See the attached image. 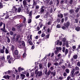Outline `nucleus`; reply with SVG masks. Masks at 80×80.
I'll return each mask as SVG.
<instances>
[{
	"mask_svg": "<svg viewBox=\"0 0 80 80\" xmlns=\"http://www.w3.org/2000/svg\"><path fill=\"white\" fill-rule=\"evenodd\" d=\"M7 58L8 60H9L8 62L9 63H11L12 62L15 60L13 59V58H12V56L10 55L7 56Z\"/></svg>",
	"mask_w": 80,
	"mask_h": 80,
	"instance_id": "1",
	"label": "nucleus"
},
{
	"mask_svg": "<svg viewBox=\"0 0 80 80\" xmlns=\"http://www.w3.org/2000/svg\"><path fill=\"white\" fill-rule=\"evenodd\" d=\"M36 71L37 70L35 71V74H36V77H37L38 75V77H41L42 75L43 74V72L42 71H38L36 74Z\"/></svg>",
	"mask_w": 80,
	"mask_h": 80,
	"instance_id": "2",
	"label": "nucleus"
},
{
	"mask_svg": "<svg viewBox=\"0 0 80 80\" xmlns=\"http://www.w3.org/2000/svg\"><path fill=\"white\" fill-rule=\"evenodd\" d=\"M23 6L24 7V8H27L28 7H29V5L27 4V2L25 0L23 1Z\"/></svg>",
	"mask_w": 80,
	"mask_h": 80,
	"instance_id": "3",
	"label": "nucleus"
},
{
	"mask_svg": "<svg viewBox=\"0 0 80 80\" xmlns=\"http://www.w3.org/2000/svg\"><path fill=\"white\" fill-rule=\"evenodd\" d=\"M13 9H12V12H15V13H18V10L17 8H15V6H13Z\"/></svg>",
	"mask_w": 80,
	"mask_h": 80,
	"instance_id": "4",
	"label": "nucleus"
},
{
	"mask_svg": "<svg viewBox=\"0 0 80 80\" xmlns=\"http://www.w3.org/2000/svg\"><path fill=\"white\" fill-rule=\"evenodd\" d=\"M50 73L51 75H53V72H52L50 70H49L46 74L47 76V77H49V75H50Z\"/></svg>",
	"mask_w": 80,
	"mask_h": 80,
	"instance_id": "5",
	"label": "nucleus"
},
{
	"mask_svg": "<svg viewBox=\"0 0 80 80\" xmlns=\"http://www.w3.org/2000/svg\"><path fill=\"white\" fill-rule=\"evenodd\" d=\"M70 23L69 22H67L66 23H65L64 24V26H65L67 28L68 27H69L70 26Z\"/></svg>",
	"mask_w": 80,
	"mask_h": 80,
	"instance_id": "6",
	"label": "nucleus"
},
{
	"mask_svg": "<svg viewBox=\"0 0 80 80\" xmlns=\"http://www.w3.org/2000/svg\"><path fill=\"white\" fill-rule=\"evenodd\" d=\"M67 65H68V67H69V68H72V66L70 65V63L68 61L67 62V63H65V65L66 66Z\"/></svg>",
	"mask_w": 80,
	"mask_h": 80,
	"instance_id": "7",
	"label": "nucleus"
},
{
	"mask_svg": "<svg viewBox=\"0 0 80 80\" xmlns=\"http://www.w3.org/2000/svg\"><path fill=\"white\" fill-rule=\"evenodd\" d=\"M3 28L0 29L1 30H2V32H3L4 30H5V23L3 24Z\"/></svg>",
	"mask_w": 80,
	"mask_h": 80,
	"instance_id": "8",
	"label": "nucleus"
},
{
	"mask_svg": "<svg viewBox=\"0 0 80 80\" xmlns=\"http://www.w3.org/2000/svg\"><path fill=\"white\" fill-rule=\"evenodd\" d=\"M57 45L61 46L62 45V42H60L59 40H58L57 41Z\"/></svg>",
	"mask_w": 80,
	"mask_h": 80,
	"instance_id": "9",
	"label": "nucleus"
},
{
	"mask_svg": "<svg viewBox=\"0 0 80 80\" xmlns=\"http://www.w3.org/2000/svg\"><path fill=\"white\" fill-rule=\"evenodd\" d=\"M32 35H28L27 37V39H29L28 40H32Z\"/></svg>",
	"mask_w": 80,
	"mask_h": 80,
	"instance_id": "10",
	"label": "nucleus"
},
{
	"mask_svg": "<svg viewBox=\"0 0 80 80\" xmlns=\"http://www.w3.org/2000/svg\"><path fill=\"white\" fill-rule=\"evenodd\" d=\"M79 71H76V72L75 73H74V75H77V76H78H78H80V73H79ZM77 74H78L77 75Z\"/></svg>",
	"mask_w": 80,
	"mask_h": 80,
	"instance_id": "11",
	"label": "nucleus"
},
{
	"mask_svg": "<svg viewBox=\"0 0 80 80\" xmlns=\"http://www.w3.org/2000/svg\"><path fill=\"white\" fill-rule=\"evenodd\" d=\"M24 11L25 12H29V11L30 10V9L29 8H28V7H27V8H24Z\"/></svg>",
	"mask_w": 80,
	"mask_h": 80,
	"instance_id": "12",
	"label": "nucleus"
},
{
	"mask_svg": "<svg viewBox=\"0 0 80 80\" xmlns=\"http://www.w3.org/2000/svg\"><path fill=\"white\" fill-rule=\"evenodd\" d=\"M32 40H28L27 43H29L30 44V45H33V43H32Z\"/></svg>",
	"mask_w": 80,
	"mask_h": 80,
	"instance_id": "13",
	"label": "nucleus"
},
{
	"mask_svg": "<svg viewBox=\"0 0 80 80\" xmlns=\"http://www.w3.org/2000/svg\"><path fill=\"white\" fill-rule=\"evenodd\" d=\"M42 39H40L37 42H36V44H37V45H39V44H40V43H41V42H42Z\"/></svg>",
	"mask_w": 80,
	"mask_h": 80,
	"instance_id": "14",
	"label": "nucleus"
},
{
	"mask_svg": "<svg viewBox=\"0 0 80 80\" xmlns=\"http://www.w3.org/2000/svg\"><path fill=\"white\" fill-rule=\"evenodd\" d=\"M21 77H22V79L23 80L24 79L25 77V75L24 74H21Z\"/></svg>",
	"mask_w": 80,
	"mask_h": 80,
	"instance_id": "15",
	"label": "nucleus"
},
{
	"mask_svg": "<svg viewBox=\"0 0 80 80\" xmlns=\"http://www.w3.org/2000/svg\"><path fill=\"white\" fill-rule=\"evenodd\" d=\"M23 70H24V68H22L21 67H20L18 68V70L19 72H20V71Z\"/></svg>",
	"mask_w": 80,
	"mask_h": 80,
	"instance_id": "16",
	"label": "nucleus"
},
{
	"mask_svg": "<svg viewBox=\"0 0 80 80\" xmlns=\"http://www.w3.org/2000/svg\"><path fill=\"white\" fill-rule=\"evenodd\" d=\"M73 57L74 59H77V58H78V55L77 54L74 55Z\"/></svg>",
	"mask_w": 80,
	"mask_h": 80,
	"instance_id": "17",
	"label": "nucleus"
},
{
	"mask_svg": "<svg viewBox=\"0 0 80 80\" xmlns=\"http://www.w3.org/2000/svg\"><path fill=\"white\" fill-rule=\"evenodd\" d=\"M14 53L15 55H18V51L16 50L14 52Z\"/></svg>",
	"mask_w": 80,
	"mask_h": 80,
	"instance_id": "18",
	"label": "nucleus"
},
{
	"mask_svg": "<svg viewBox=\"0 0 80 80\" xmlns=\"http://www.w3.org/2000/svg\"><path fill=\"white\" fill-rule=\"evenodd\" d=\"M75 70L76 71H79L80 68L78 67H76L75 68Z\"/></svg>",
	"mask_w": 80,
	"mask_h": 80,
	"instance_id": "19",
	"label": "nucleus"
},
{
	"mask_svg": "<svg viewBox=\"0 0 80 80\" xmlns=\"http://www.w3.org/2000/svg\"><path fill=\"white\" fill-rule=\"evenodd\" d=\"M75 30L77 32H78L79 31V30H80V27H76L75 28Z\"/></svg>",
	"mask_w": 80,
	"mask_h": 80,
	"instance_id": "20",
	"label": "nucleus"
},
{
	"mask_svg": "<svg viewBox=\"0 0 80 80\" xmlns=\"http://www.w3.org/2000/svg\"><path fill=\"white\" fill-rule=\"evenodd\" d=\"M6 38H7L8 39V40H7V42H8V43H10V39L8 37V36H6Z\"/></svg>",
	"mask_w": 80,
	"mask_h": 80,
	"instance_id": "21",
	"label": "nucleus"
},
{
	"mask_svg": "<svg viewBox=\"0 0 80 80\" xmlns=\"http://www.w3.org/2000/svg\"><path fill=\"white\" fill-rule=\"evenodd\" d=\"M22 25H23V24H21L17 27V28H21V27H22Z\"/></svg>",
	"mask_w": 80,
	"mask_h": 80,
	"instance_id": "22",
	"label": "nucleus"
},
{
	"mask_svg": "<svg viewBox=\"0 0 80 80\" xmlns=\"http://www.w3.org/2000/svg\"><path fill=\"white\" fill-rule=\"evenodd\" d=\"M65 71L67 73H69V72H70V70L68 69H66Z\"/></svg>",
	"mask_w": 80,
	"mask_h": 80,
	"instance_id": "23",
	"label": "nucleus"
},
{
	"mask_svg": "<svg viewBox=\"0 0 80 80\" xmlns=\"http://www.w3.org/2000/svg\"><path fill=\"white\" fill-rule=\"evenodd\" d=\"M56 49L58 51H59V50H62V48L61 47H57L56 48Z\"/></svg>",
	"mask_w": 80,
	"mask_h": 80,
	"instance_id": "24",
	"label": "nucleus"
},
{
	"mask_svg": "<svg viewBox=\"0 0 80 80\" xmlns=\"http://www.w3.org/2000/svg\"><path fill=\"white\" fill-rule=\"evenodd\" d=\"M22 10V8H18V13H20V12H21V10Z\"/></svg>",
	"mask_w": 80,
	"mask_h": 80,
	"instance_id": "25",
	"label": "nucleus"
},
{
	"mask_svg": "<svg viewBox=\"0 0 80 80\" xmlns=\"http://www.w3.org/2000/svg\"><path fill=\"white\" fill-rule=\"evenodd\" d=\"M69 13H74V11H73V10L71 9L70 10H69Z\"/></svg>",
	"mask_w": 80,
	"mask_h": 80,
	"instance_id": "26",
	"label": "nucleus"
},
{
	"mask_svg": "<svg viewBox=\"0 0 80 80\" xmlns=\"http://www.w3.org/2000/svg\"><path fill=\"white\" fill-rule=\"evenodd\" d=\"M68 49H66L65 51V55H66L67 53H68Z\"/></svg>",
	"mask_w": 80,
	"mask_h": 80,
	"instance_id": "27",
	"label": "nucleus"
},
{
	"mask_svg": "<svg viewBox=\"0 0 80 80\" xmlns=\"http://www.w3.org/2000/svg\"><path fill=\"white\" fill-rule=\"evenodd\" d=\"M40 68H42L43 67V65L42 64H40L39 65Z\"/></svg>",
	"mask_w": 80,
	"mask_h": 80,
	"instance_id": "28",
	"label": "nucleus"
},
{
	"mask_svg": "<svg viewBox=\"0 0 80 80\" xmlns=\"http://www.w3.org/2000/svg\"><path fill=\"white\" fill-rule=\"evenodd\" d=\"M22 45L23 47H25V44L23 41H22Z\"/></svg>",
	"mask_w": 80,
	"mask_h": 80,
	"instance_id": "29",
	"label": "nucleus"
},
{
	"mask_svg": "<svg viewBox=\"0 0 80 80\" xmlns=\"http://www.w3.org/2000/svg\"><path fill=\"white\" fill-rule=\"evenodd\" d=\"M45 16L47 18V17H48V12H46V15H45Z\"/></svg>",
	"mask_w": 80,
	"mask_h": 80,
	"instance_id": "30",
	"label": "nucleus"
},
{
	"mask_svg": "<svg viewBox=\"0 0 80 80\" xmlns=\"http://www.w3.org/2000/svg\"><path fill=\"white\" fill-rule=\"evenodd\" d=\"M27 56V54L25 52H24L23 55V58H25Z\"/></svg>",
	"mask_w": 80,
	"mask_h": 80,
	"instance_id": "31",
	"label": "nucleus"
},
{
	"mask_svg": "<svg viewBox=\"0 0 80 80\" xmlns=\"http://www.w3.org/2000/svg\"><path fill=\"white\" fill-rule=\"evenodd\" d=\"M65 45L66 47H67V48H68V47H69V46L68 45V42H66Z\"/></svg>",
	"mask_w": 80,
	"mask_h": 80,
	"instance_id": "32",
	"label": "nucleus"
},
{
	"mask_svg": "<svg viewBox=\"0 0 80 80\" xmlns=\"http://www.w3.org/2000/svg\"><path fill=\"white\" fill-rule=\"evenodd\" d=\"M58 50L57 49H56V50L55 51V53L56 54V55H57L58 53Z\"/></svg>",
	"mask_w": 80,
	"mask_h": 80,
	"instance_id": "33",
	"label": "nucleus"
},
{
	"mask_svg": "<svg viewBox=\"0 0 80 80\" xmlns=\"http://www.w3.org/2000/svg\"><path fill=\"white\" fill-rule=\"evenodd\" d=\"M79 10H80V8H77V9H76L75 11V12H78V11H79Z\"/></svg>",
	"mask_w": 80,
	"mask_h": 80,
	"instance_id": "34",
	"label": "nucleus"
},
{
	"mask_svg": "<svg viewBox=\"0 0 80 80\" xmlns=\"http://www.w3.org/2000/svg\"><path fill=\"white\" fill-rule=\"evenodd\" d=\"M31 22H32V19H29L28 21V23H30Z\"/></svg>",
	"mask_w": 80,
	"mask_h": 80,
	"instance_id": "35",
	"label": "nucleus"
},
{
	"mask_svg": "<svg viewBox=\"0 0 80 80\" xmlns=\"http://www.w3.org/2000/svg\"><path fill=\"white\" fill-rule=\"evenodd\" d=\"M5 53L7 54L9 53V51H8V49L7 48L5 49Z\"/></svg>",
	"mask_w": 80,
	"mask_h": 80,
	"instance_id": "36",
	"label": "nucleus"
},
{
	"mask_svg": "<svg viewBox=\"0 0 80 80\" xmlns=\"http://www.w3.org/2000/svg\"><path fill=\"white\" fill-rule=\"evenodd\" d=\"M12 48V50L13 52V51L14 50V49H15V47L13 45H12V48Z\"/></svg>",
	"mask_w": 80,
	"mask_h": 80,
	"instance_id": "37",
	"label": "nucleus"
},
{
	"mask_svg": "<svg viewBox=\"0 0 80 80\" xmlns=\"http://www.w3.org/2000/svg\"><path fill=\"white\" fill-rule=\"evenodd\" d=\"M50 65H51V63L50 62H48V67L49 68L50 67Z\"/></svg>",
	"mask_w": 80,
	"mask_h": 80,
	"instance_id": "38",
	"label": "nucleus"
},
{
	"mask_svg": "<svg viewBox=\"0 0 80 80\" xmlns=\"http://www.w3.org/2000/svg\"><path fill=\"white\" fill-rule=\"evenodd\" d=\"M57 28H61V26L60 24H58L57 26Z\"/></svg>",
	"mask_w": 80,
	"mask_h": 80,
	"instance_id": "39",
	"label": "nucleus"
},
{
	"mask_svg": "<svg viewBox=\"0 0 80 80\" xmlns=\"http://www.w3.org/2000/svg\"><path fill=\"white\" fill-rule=\"evenodd\" d=\"M62 42H65V41H66V38H63L62 40Z\"/></svg>",
	"mask_w": 80,
	"mask_h": 80,
	"instance_id": "40",
	"label": "nucleus"
},
{
	"mask_svg": "<svg viewBox=\"0 0 80 80\" xmlns=\"http://www.w3.org/2000/svg\"><path fill=\"white\" fill-rule=\"evenodd\" d=\"M10 35H13V32L12 31H11L10 32Z\"/></svg>",
	"mask_w": 80,
	"mask_h": 80,
	"instance_id": "41",
	"label": "nucleus"
},
{
	"mask_svg": "<svg viewBox=\"0 0 80 80\" xmlns=\"http://www.w3.org/2000/svg\"><path fill=\"white\" fill-rule=\"evenodd\" d=\"M62 63H63V60H61L60 62L59 63V65H61Z\"/></svg>",
	"mask_w": 80,
	"mask_h": 80,
	"instance_id": "42",
	"label": "nucleus"
},
{
	"mask_svg": "<svg viewBox=\"0 0 80 80\" xmlns=\"http://www.w3.org/2000/svg\"><path fill=\"white\" fill-rule=\"evenodd\" d=\"M12 31H13L14 32H15V31H16V29H15V28L13 27L12 28Z\"/></svg>",
	"mask_w": 80,
	"mask_h": 80,
	"instance_id": "43",
	"label": "nucleus"
},
{
	"mask_svg": "<svg viewBox=\"0 0 80 80\" xmlns=\"http://www.w3.org/2000/svg\"><path fill=\"white\" fill-rule=\"evenodd\" d=\"M32 15V11H31L29 12V16H30V17H31Z\"/></svg>",
	"mask_w": 80,
	"mask_h": 80,
	"instance_id": "44",
	"label": "nucleus"
},
{
	"mask_svg": "<svg viewBox=\"0 0 80 80\" xmlns=\"http://www.w3.org/2000/svg\"><path fill=\"white\" fill-rule=\"evenodd\" d=\"M0 52L2 53H4V50H3V49H1Z\"/></svg>",
	"mask_w": 80,
	"mask_h": 80,
	"instance_id": "45",
	"label": "nucleus"
},
{
	"mask_svg": "<svg viewBox=\"0 0 80 80\" xmlns=\"http://www.w3.org/2000/svg\"><path fill=\"white\" fill-rule=\"evenodd\" d=\"M10 76H8V75H7L6 76V79L8 78V80H10Z\"/></svg>",
	"mask_w": 80,
	"mask_h": 80,
	"instance_id": "46",
	"label": "nucleus"
},
{
	"mask_svg": "<svg viewBox=\"0 0 80 80\" xmlns=\"http://www.w3.org/2000/svg\"><path fill=\"white\" fill-rule=\"evenodd\" d=\"M40 30V27H37V30L36 31H39Z\"/></svg>",
	"mask_w": 80,
	"mask_h": 80,
	"instance_id": "47",
	"label": "nucleus"
},
{
	"mask_svg": "<svg viewBox=\"0 0 80 80\" xmlns=\"http://www.w3.org/2000/svg\"><path fill=\"white\" fill-rule=\"evenodd\" d=\"M65 48L64 47L62 48V51L64 53V52H65Z\"/></svg>",
	"mask_w": 80,
	"mask_h": 80,
	"instance_id": "48",
	"label": "nucleus"
},
{
	"mask_svg": "<svg viewBox=\"0 0 80 80\" xmlns=\"http://www.w3.org/2000/svg\"><path fill=\"white\" fill-rule=\"evenodd\" d=\"M44 10L43 9H42L40 12H41V13H43V12H44Z\"/></svg>",
	"mask_w": 80,
	"mask_h": 80,
	"instance_id": "49",
	"label": "nucleus"
},
{
	"mask_svg": "<svg viewBox=\"0 0 80 80\" xmlns=\"http://www.w3.org/2000/svg\"><path fill=\"white\" fill-rule=\"evenodd\" d=\"M0 8H3V4H2L1 2H0Z\"/></svg>",
	"mask_w": 80,
	"mask_h": 80,
	"instance_id": "50",
	"label": "nucleus"
},
{
	"mask_svg": "<svg viewBox=\"0 0 80 80\" xmlns=\"http://www.w3.org/2000/svg\"><path fill=\"white\" fill-rule=\"evenodd\" d=\"M55 75H56V72L54 71L53 72L52 75L53 76H55Z\"/></svg>",
	"mask_w": 80,
	"mask_h": 80,
	"instance_id": "51",
	"label": "nucleus"
},
{
	"mask_svg": "<svg viewBox=\"0 0 80 80\" xmlns=\"http://www.w3.org/2000/svg\"><path fill=\"white\" fill-rule=\"evenodd\" d=\"M45 36V33H43L41 35V37H44Z\"/></svg>",
	"mask_w": 80,
	"mask_h": 80,
	"instance_id": "52",
	"label": "nucleus"
},
{
	"mask_svg": "<svg viewBox=\"0 0 80 80\" xmlns=\"http://www.w3.org/2000/svg\"><path fill=\"white\" fill-rule=\"evenodd\" d=\"M64 77H66L67 75V73L65 72H64L63 74Z\"/></svg>",
	"mask_w": 80,
	"mask_h": 80,
	"instance_id": "53",
	"label": "nucleus"
},
{
	"mask_svg": "<svg viewBox=\"0 0 80 80\" xmlns=\"http://www.w3.org/2000/svg\"><path fill=\"white\" fill-rule=\"evenodd\" d=\"M71 62H74V59L73 58H72L71 60Z\"/></svg>",
	"mask_w": 80,
	"mask_h": 80,
	"instance_id": "54",
	"label": "nucleus"
},
{
	"mask_svg": "<svg viewBox=\"0 0 80 80\" xmlns=\"http://www.w3.org/2000/svg\"><path fill=\"white\" fill-rule=\"evenodd\" d=\"M48 32V33H50L51 32V31H50V29L49 28H48L47 29Z\"/></svg>",
	"mask_w": 80,
	"mask_h": 80,
	"instance_id": "55",
	"label": "nucleus"
},
{
	"mask_svg": "<svg viewBox=\"0 0 80 80\" xmlns=\"http://www.w3.org/2000/svg\"><path fill=\"white\" fill-rule=\"evenodd\" d=\"M16 37L17 38H20V35H18L16 36Z\"/></svg>",
	"mask_w": 80,
	"mask_h": 80,
	"instance_id": "56",
	"label": "nucleus"
},
{
	"mask_svg": "<svg viewBox=\"0 0 80 80\" xmlns=\"http://www.w3.org/2000/svg\"><path fill=\"white\" fill-rule=\"evenodd\" d=\"M54 65L56 66H57L58 65V62L55 63H54Z\"/></svg>",
	"mask_w": 80,
	"mask_h": 80,
	"instance_id": "57",
	"label": "nucleus"
},
{
	"mask_svg": "<svg viewBox=\"0 0 80 80\" xmlns=\"http://www.w3.org/2000/svg\"><path fill=\"white\" fill-rule=\"evenodd\" d=\"M38 34H39V35L40 34H41L42 33V31L41 30H40L38 32Z\"/></svg>",
	"mask_w": 80,
	"mask_h": 80,
	"instance_id": "58",
	"label": "nucleus"
},
{
	"mask_svg": "<svg viewBox=\"0 0 80 80\" xmlns=\"http://www.w3.org/2000/svg\"><path fill=\"white\" fill-rule=\"evenodd\" d=\"M63 77H59V79L60 80H62V79H63Z\"/></svg>",
	"mask_w": 80,
	"mask_h": 80,
	"instance_id": "59",
	"label": "nucleus"
},
{
	"mask_svg": "<svg viewBox=\"0 0 80 80\" xmlns=\"http://www.w3.org/2000/svg\"><path fill=\"white\" fill-rule=\"evenodd\" d=\"M53 3V2L51 1H50L49 3V5H52V4Z\"/></svg>",
	"mask_w": 80,
	"mask_h": 80,
	"instance_id": "60",
	"label": "nucleus"
},
{
	"mask_svg": "<svg viewBox=\"0 0 80 80\" xmlns=\"http://www.w3.org/2000/svg\"><path fill=\"white\" fill-rule=\"evenodd\" d=\"M77 66H78V67L80 66V62H78L77 63Z\"/></svg>",
	"mask_w": 80,
	"mask_h": 80,
	"instance_id": "61",
	"label": "nucleus"
},
{
	"mask_svg": "<svg viewBox=\"0 0 80 80\" xmlns=\"http://www.w3.org/2000/svg\"><path fill=\"white\" fill-rule=\"evenodd\" d=\"M62 28L63 30H65V29H66V27H65V26H63L62 27Z\"/></svg>",
	"mask_w": 80,
	"mask_h": 80,
	"instance_id": "62",
	"label": "nucleus"
},
{
	"mask_svg": "<svg viewBox=\"0 0 80 80\" xmlns=\"http://www.w3.org/2000/svg\"><path fill=\"white\" fill-rule=\"evenodd\" d=\"M70 77L68 76L67 78V80H69L70 79Z\"/></svg>",
	"mask_w": 80,
	"mask_h": 80,
	"instance_id": "63",
	"label": "nucleus"
},
{
	"mask_svg": "<svg viewBox=\"0 0 80 80\" xmlns=\"http://www.w3.org/2000/svg\"><path fill=\"white\" fill-rule=\"evenodd\" d=\"M36 9H38V8H39V6L38 5H37L36 6Z\"/></svg>",
	"mask_w": 80,
	"mask_h": 80,
	"instance_id": "64",
	"label": "nucleus"
}]
</instances>
